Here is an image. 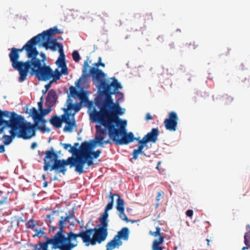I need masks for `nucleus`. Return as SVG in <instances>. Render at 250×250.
<instances>
[{
  "instance_id": "1",
  "label": "nucleus",
  "mask_w": 250,
  "mask_h": 250,
  "mask_svg": "<svg viewBox=\"0 0 250 250\" xmlns=\"http://www.w3.org/2000/svg\"><path fill=\"white\" fill-rule=\"evenodd\" d=\"M88 60L84 61L83 68V76L87 78L91 76L93 79L99 82V95L95 99V104L100 109L95 108L89 113L90 119L104 126L108 131L111 138L125 133V125L126 121L119 117L124 113L123 109L118 103H114L111 95L115 90L122 88L121 84L115 78H111V82H107L103 80L105 74L101 69L95 67H89Z\"/></svg>"
},
{
  "instance_id": "2",
  "label": "nucleus",
  "mask_w": 250,
  "mask_h": 250,
  "mask_svg": "<svg viewBox=\"0 0 250 250\" xmlns=\"http://www.w3.org/2000/svg\"><path fill=\"white\" fill-rule=\"evenodd\" d=\"M66 216H61L58 222L60 227L59 230L52 238L46 237L45 242L39 241L38 244L33 246L34 250H49L48 245H52V249L60 250H72V244L69 232L66 233L64 230L65 222H69L71 219L75 217L73 209L70 210Z\"/></svg>"
},
{
  "instance_id": "3",
  "label": "nucleus",
  "mask_w": 250,
  "mask_h": 250,
  "mask_svg": "<svg viewBox=\"0 0 250 250\" xmlns=\"http://www.w3.org/2000/svg\"><path fill=\"white\" fill-rule=\"evenodd\" d=\"M100 224L97 228L81 230L78 233L70 231L69 234L73 244V249L78 245L77 238L80 237L86 246H94L104 242L108 236V218L100 216L99 219Z\"/></svg>"
},
{
  "instance_id": "4",
  "label": "nucleus",
  "mask_w": 250,
  "mask_h": 250,
  "mask_svg": "<svg viewBox=\"0 0 250 250\" xmlns=\"http://www.w3.org/2000/svg\"><path fill=\"white\" fill-rule=\"evenodd\" d=\"M43 161L44 170H54L56 174L62 173L64 175L67 171L66 167L68 165L70 166V168L73 167H75L74 157H70L66 160L58 159V154L53 147L46 151Z\"/></svg>"
},
{
  "instance_id": "5",
  "label": "nucleus",
  "mask_w": 250,
  "mask_h": 250,
  "mask_svg": "<svg viewBox=\"0 0 250 250\" xmlns=\"http://www.w3.org/2000/svg\"><path fill=\"white\" fill-rule=\"evenodd\" d=\"M12 125V126H8L11 128L9 131L11 135H5L3 136V143L5 145L10 144L15 137L27 140L35 135L34 126L31 123L16 125L13 121Z\"/></svg>"
},
{
  "instance_id": "6",
  "label": "nucleus",
  "mask_w": 250,
  "mask_h": 250,
  "mask_svg": "<svg viewBox=\"0 0 250 250\" xmlns=\"http://www.w3.org/2000/svg\"><path fill=\"white\" fill-rule=\"evenodd\" d=\"M126 124L125 125V133L121 135H119L115 137V139L111 138L109 135V132L107 130L108 135L110 138L112 140L114 144L116 145H127L131 142H133L134 140L138 141L139 146L137 149L133 150V159L136 160L138 159V155L141 154L146 156V154L143 151V149L146 146V144L143 143L142 140H139V138H135L134 134L132 132L127 133L126 130Z\"/></svg>"
},
{
  "instance_id": "7",
  "label": "nucleus",
  "mask_w": 250,
  "mask_h": 250,
  "mask_svg": "<svg viewBox=\"0 0 250 250\" xmlns=\"http://www.w3.org/2000/svg\"><path fill=\"white\" fill-rule=\"evenodd\" d=\"M10 50L9 57L12 62V66L15 70L19 71L20 74L19 81L22 82L26 80L28 75L31 61H19L20 54L17 51L16 48L13 47Z\"/></svg>"
},
{
  "instance_id": "8",
  "label": "nucleus",
  "mask_w": 250,
  "mask_h": 250,
  "mask_svg": "<svg viewBox=\"0 0 250 250\" xmlns=\"http://www.w3.org/2000/svg\"><path fill=\"white\" fill-rule=\"evenodd\" d=\"M30 69L32 73L39 80L47 81L53 77V70L49 66L42 65V61L37 58L31 61L30 63Z\"/></svg>"
},
{
  "instance_id": "9",
  "label": "nucleus",
  "mask_w": 250,
  "mask_h": 250,
  "mask_svg": "<svg viewBox=\"0 0 250 250\" xmlns=\"http://www.w3.org/2000/svg\"><path fill=\"white\" fill-rule=\"evenodd\" d=\"M9 112L7 111H2L0 110V127L3 126V128L6 126H12L13 122L14 121V124L16 125H23L24 123H29L25 120L24 118L21 115H18L15 112L11 113L10 119L8 121H5L3 119V117H9Z\"/></svg>"
},
{
  "instance_id": "10",
  "label": "nucleus",
  "mask_w": 250,
  "mask_h": 250,
  "mask_svg": "<svg viewBox=\"0 0 250 250\" xmlns=\"http://www.w3.org/2000/svg\"><path fill=\"white\" fill-rule=\"evenodd\" d=\"M40 42L39 37L36 36L28 41L21 48H16L17 51L20 54L24 50L27 57L30 59L29 61L35 60L39 54L36 45Z\"/></svg>"
},
{
  "instance_id": "11",
  "label": "nucleus",
  "mask_w": 250,
  "mask_h": 250,
  "mask_svg": "<svg viewBox=\"0 0 250 250\" xmlns=\"http://www.w3.org/2000/svg\"><path fill=\"white\" fill-rule=\"evenodd\" d=\"M62 31L59 30L57 27H54V28H51L47 30L43 31L42 33L37 35V36L39 37L40 42L41 41H43L42 43V45L44 47L45 43L47 44L48 46L53 45L54 42H55L56 43H59L57 42V39H52V36L54 34L58 33L62 34Z\"/></svg>"
},
{
  "instance_id": "12",
  "label": "nucleus",
  "mask_w": 250,
  "mask_h": 250,
  "mask_svg": "<svg viewBox=\"0 0 250 250\" xmlns=\"http://www.w3.org/2000/svg\"><path fill=\"white\" fill-rule=\"evenodd\" d=\"M93 159L91 156L88 155V151L87 150L86 152L83 153L80 157H74L75 164V171L80 174L84 172L83 167L85 163H87L88 167L93 165L92 161Z\"/></svg>"
},
{
  "instance_id": "13",
  "label": "nucleus",
  "mask_w": 250,
  "mask_h": 250,
  "mask_svg": "<svg viewBox=\"0 0 250 250\" xmlns=\"http://www.w3.org/2000/svg\"><path fill=\"white\" fill-rule=\"evenodd\" d=\"M44 48L46 50L50 49L52 51H57V49H58V51L60 54V57L56 61V63L59 67H61L62 65L66 64L65 61V55L63 52V45L61 43H56L55 42H54L53 45H51L50 46H48L47 44L45 43Z\"/></svg>"
},
{
  "instance_id": "14",
  "label": "nucleus",
  "mask_w": 250,
  "mask_h": 250,
  "mask_svg": "<svg viewBox=\"0 0 250 250\" xmlns=\"http://www.w3.org/2000/svg\"><path fill=\"white\" fill-rule=\"evenodd\" d=\"M30 112L35 123V125H33L37 126L38 128L43 132L48 131L45 125L46 121L42 117V115L38 112L36 108L32 107L30 109Z\"/></svg>"
},
{
  "instance_id": "15",
  "label": "nucleus",
  "mask_w": 250,
  "mask_h": 250,
  "mask_svg": "<svg viewBox=\"0 0 250 250\" xmlns=\"http://www.w3.org/2000/svg\"><path fill=\"white\" fill-rule=\"evenodd\" d=\"M178 117L176 112L171 111L168 113V117L166 118L164 124L167 130L175 131L177 129Z\"/></svg>"
},
{
  "instance_id": "16",
  "label": "nucleus",
  "mask_w": 250,
  "mask_h": 250,
  "mask_svg": "<svg viewBox=\"0 0 250 250\" xmlns=\"http://www.w3.org/2000/svg\"><path fill=\"white\" fill-rule=\"evenodd\" d=\"M63 123L65 125L63 128L65 132H72L74 128H76L77 125L74 117V114H63Z\"/></svg>"
},
{
  "instance_id": "17",
  "label": "nucleus",
  "mask_w": 250,
  "mask_h": 250,
  "mask_svg": "<svg viewBox=\"0 0 250 250\" xmlns=\"http://www.w3.org/2000/svg\"><path fill=\"white\" fill-rule=\"evenodd\" d=\"M79 146L78 143H75L73 146H71V148L68 150V151L74 155L75 157H80L83 153L86 152L89 148V143L87 142H84L82 143L80 146V148L77 147Z\"/></svg>"
},
{
  "instance_id": "18",
  "label": "nucleus",
  "mask_w": 250,
  "mask_h": 250,
  "mask_svg": "<svg viewBox=\"0 0 250 250\" xmlns=\"http://www.w3.org/2000/svg\"><path fill=\"white\" fill-rule=\"evenodd\" d=\"M96 129V133L95 138V141L96 143L103 146V145L105 144H108L110 143V139H108L106 141H104L105 136L106 135V132L105 129H102L100 125H96L95 126Z\"/></svg>"
},
{
  "instance_id": "19",
  "label": "nucleus",
  "mask_w": 250,
  "mask_h": 250,
  "mask_svg": "<svg viewBox=\"0 0 250 250\" xmlns=\"http://www.w3.org/2000/svg\"><path fill=\"white\" fill-rule=\"evenodd\" d=\"M159 135V130L157 128H153L150 132L147 133L142 139V142L147 144L148 142L155 143Z\"/></svg>"
},
{
  "instance_id": "20",
  "label": "nucleus",
  "mask_w": 250,
  "mask_h": 250,
  "mask_svg": "<svg viewBox=\"0 0 250 250\" xmlns=\"http://www.w3.org/2000/svg\"><path fill=\"white\" fill-rule=\"evenodd\" d=\"M81 104H82L81 103L73 104L72 103V100L70 99V98H68L66 102L67 108L63 109L64 113L66 114H71V111L74 110L75 112L73 114L75 115L80 110Z\"/></svg>"
},
{
  "instance_id": "21",
  "label": "nucleus",
  "mask_w": 250,
  "mask_h": 250,
  "mask_svg": "<svg viewBox=\"0 0 250 250\" xmlns=\"http://www.w3.org/2000/svg\"><path fill=\"white\" fill-rule=\"evenodd\" d=\"M57 99L58 96L55 90L54 89L50 90L46 98V106L52 107L56 103Z\"/></svg>"
},
{
  "instance_id": "22",
  "label": "nucleus",
  "mask_w": 250,
  "mask_h": 250,
  "mask_svg": "<svg viewBox=\"0 0 250 250\" xmlns=\"http://www.w3.org/2000/svg\"><path fill=\"white\" fill-rule=\"evenodd\" d=\"M120 195L118 194L117 193H112V192H110L109 195V199L110 200V201L106 206L104 211L103 214L101 215V216L104 217L106 218L108 217V211L109 210H111L113 207V203H114V197H117V198L119 197Z\"/></svg>"
},
{
  "instance_id": "23",
  "label": "nucleus",
  "mask_w": 250,
  "mask_h": 250,
  "mask_svg": "<svg viewBox=\"0 0 250 250\" xmlns=\"http://www.w3.org/2000/svg\"><path fill=\"white\" fill-rule=\"evenodd\" d=\"M81 101V103L84 104V105L89 108H91L93 105L91 101L88 100V96L85 91L82 89L78 97Z\"/></svg>"
},
{
  "instance_id": "24",
  "label": "nucleus",
  "mask_w": 250,
  "mask_h": 250,
  "mask_svg": "<svg viewBox=\"0 0 250 250\" xmlns=\"http://www.w3.org/2000/svg\"><path fill=\"white\" fill-rule=\"evenodd\" d=\"M129 230L126 227L123 228L114 236L118 240L127 241L129 238Z\"/></svg>"
},
{
  "instance_id": "25",
  "label": "nucleus",
  "mask_w": 250,
  "mask_h": 250,
  "mask_svg": "<svg viewBox=\"0 0 250 250\" xmlns=\"http://www.w3.org/2000/svg\"><path fill=\"white\" fill-rule=\"evenodd\" d=\"M123 242L120 240H118L114 236L111 241L108 242L106 245V250H113L116 248H118L121 246Z\"/></svg>"
},
{
  "instance_id": "26",
  "label": "nucleus",
  "mask_w": 250,
  "mask_h": 250,
  "mask_svg": "<svg viewBox=\"0 0 250 250\" xmlns=\"http://www.w3.org/2000/svg\"><path fill=\"white\" fill-rule=\"evenodd\" d=\"M51 124L57 128H60L62 124L63 123V114L62 116V118L54 116L50 120Z\"/></svg>"
},
{
  "instance_id": "27",
  "label": "nucleus",
  "mask_w": 250,
  "mask_h": 250,
  "mask_svg": "<svg viewBox=\"0 0 250 250\" xmlns=\"http://www.w3.org/2000/svg\"><path fill=\"white\" fill-rule=\"evenodd\" d=\"M93 148V145L92 144L89 143V148L88 149V155L89 156H91V158L92 159H97L101 153V151L100 150H97L96 151H91V150Z\"/></svg>"
},
{
  "instance_id": "28",
  "label": "nucleus",
  "mask_w": 250,
  "mask_h": 250,
  "mask_svg": "<svg viewBox=\"0 0 250 250\" xmlns=\"http://www.w3.org/2000/svg\"><path fill=\"white\" fill-rule=\"evenodd\" d=\"M46 218L49 219L48 225L49 228V231L51 232H54L55 230L57 229V228L56 226H54L52 225V220L54 219L53 214L47 215L46 216Z\"/></svg>"
},
{
  "instance_id": "29",
  "label": "nucleus",
  "mask_w": 250,
  "mask_h": 250,
  "mask_svg": "<svg viewBox=\"0 0 250 250\" xmlns=\"http://www.w3.org/2000/svg\"><path fill=\"white\" fill-rule=\"evenodd\" d=\"M69 91H70V94L68 95V97H69H69L70 96H71L74 98H78L79 96V95L80 94V93L81 92V90H80V91L77 90L76 89V88H75V87H74L73 86H71L69 87Z\"/></svg>"
},
{
  "instance_id": "30",
  "label": "nucleus",
  "mask_w": 250,
  "mask_h": 250,
  "mask_svg": "<svg viewBox=\"0 0 250 250\" xmlns=\"http://www.w3.org/2000/svg\"><path fill=\"white\" fill-rule=\"evenodd\" d=\"M164 241V237L163 236H160L158 239H155L153 241L152 246V248H160V245L163 243Z\"/></svg>"
},
{
  "instance_id": "31",
  "label": "nucleus",
  "mask_w": 250,
  "mask_h": 250,
  "mask_svg": "<svg viewBox=\"0 0 250 250\" xmlns=\"http://www.w3.org/2000/svg\"><path fill=\"white\" fill-rule=\"evenodd\" d=\"M119 211V217L122 220L125 221L128 223L129 222H131L132 223H134L135 221L130 220L128 219L125 213V209H122L118 210Z\"/></svg>"
},
{
  "instance_id": "32",
  "label": "nucleus",
  "mask_w": 250,
  "mask_h": 250,
  "mask_svg": "<svg viewBox=\"0 0 250 250\" xmlns=\"http://www.w3.org/2000/svg\"><path fill=\"white\" fill-rule=\"evenodd\" d=\"M116 208L117 210L125 209L124 208V201L119 196L117 199Z\"/></svg>"
},
{
  "instance_id": "33",
  "label": "nucleus",
  "mask_w": 250,
  "mask_h": 250,
  "mask_svg": "<svg viewBox=\"0 0 250 250\" xmlns=\"http://www.w3.org/2000/svg\"><path fill=\"white\" fill-rule=\"evenodd\" d=\"M198 46V45L195 43L194 41L186 43L185 47L188 50H191L195 49L196 47Z\"/></svg>"
},
{
  "instance_id": "34",
  "label": "nucleus",
  "mask_w": 250,
  "mask_h": 250,
  "mask_svg": "<svg viewBox=\"0 0 250 250\" xmlns=\"http://www.w3.org/2000/svg\"><path fill=\"white\" fill-rule=\"evenodd\" d=\"M62 75L61 72L58 70V69H56L55 71H53V81H56L59 80Z\"/></svg>"
},
{
  "instance_id": "35",
  "label": "nucleus",
  "mask_w": 250,
  "mask_h": 250,
  "mask_svg": "<svg viewBox=\"0 0 250 250\" xmlns=\"http://www.w3.org/2000/svg\"><path fill=\"white\" fill-rule=\"evenodd\" d=\"M36 225H37V222L32 219H31L29 220L28 222L26 224V227L28 229H34Z\"/></svg>"
},
{
  "instance_id": "36",
  "label": "nucleus",
  "mask_w": 250,
  "mask_h": 250,
  "mask_svg": "<svg viewBox=\"0 0 250 250\" xmlns=\"http://www.w3.org/2000/svg\"><path fill=\"white\" fill-rule=\"evenodd\" d=\"M149 234L153 236H154V237H157V236H159V237H160V236H162L161 235V229L160 227H157L156 228V231H149Z\"/></svg>"
},
{
  "instance_id": "37",
  "label": "nucleus",
  "mask_w": 250,
  "mask_h": 250,
  "mask_svg": "<svg viewBox=\"0 0 250 250\" xmlns=\"http://www.w3.org/2000/svg\"><path fill=\"white\" fill-rule=\"evenodd\" d=\"M233 100V98L228 96V95H225L223 96V100L224 101L225 104H229L231 103Z\"/></svg>"
},
{
  "instance_id": "38",
  "label": "nucleus",
  "mask_w": 250,
  "mask_h": 250,
  "mask_svg": "<svg viewBox=\"0 0 250 250\" xmlns=\"http://www.w3.org/2000/svg\"><path fill=\"white\" fill-rule=\"evenodd\" d=\"M73 59L76 62H78L80 60V56L77 50H75L72 53Z\"/></svg>"
},
{
  "instance_id": "39",
  "label": "nucleus",
  "mask_w": 250,
  "mask_h": 250,
  "mask_svg": "<svg viewBox=\"0 0 250 250\" xmlns=\"http://www.w3.org/2000/svg\"><path fill=\"white\" fill-rule=\"evenodd\" d=\"M51 107H48L47 109H42L41 110L40 114L42 115V117H43V116L48 114L51 111Z\"/></svg>"
},
{
  "instance_id": "40",
  "label": "nucleus",
  "mask_w": 250,
  "mask_h": 250,
  "mask_svg": "<svg viewBox=\"0 0 250 250\" xmlns=\"http://www.w3.org/2000/svg\"><path fill=\"white\" fill-rule=\"evenodd\" d=\"M93 65L95 67H98L100 66H102L103 67H105V64L102 62V58L101 57H99L98 62L93 64Z\"/></svg>"
},
{
  "instance_id": "41",
  "label": "nucleus",
  "mask_w": 250,
  "mask_h": 250,
  "mask_svg": "<svg viewBox=\"0 0 250 250\" xmlns=\"http://www.w3.org/2000/svg\"><path fill=\"white\" fill-rule=\"evenodd\" d=\"M117 90H115L114 93L113 94H116V97L117 98V100H116V102L115 103H119L118 101L120 100V99H122L123 98V94L120 92H116Z\"/></svg>"
},
{
  "instance_id": "42",
  "label": "nucleus",
  "mask_w": 250,
  "mask_h": 250,
  "mask_svg": "<svg viewBox=\"0 0 250 250\" xmlns=\"http://www.w3.org/2000/svg\"><path fill=\"white\" fill-rule=\"evenodd\" d=\"M34 230L36 233L33 235L34 237H41L43 235V234L44 233V232L41 229H40V230L35 229Z\"/></svg>"
},
{
  "instance_id": "43",
  "label": "nucleus",
  "mask_w": 250,
  "mask_h": 250,
  "mask_svg": "<svg viewBox=\"0 0 250 250\" xmlns=\"http://www.w3.org/2000/svg\"><path fill=\"white\" fill-rule=\"evenodd\" d=\"M60 67L62 68L61 70V74H63L64 75L68 74V70H67V67L66 66V64H64L63 65H62Z\"/></svg>"
},
{
  "instance_id": "44",
  "label": "nucleus",
  "mask_w": 250,
  "mask_h": 250,
  "mask_svg": "<svg viewBox=\"0 0 250 250\" xmlns=\"http://www.w3.org/2000/svg\"><path fill=\"white\" fill-rule=\"evenodd\" d=\"M38 104L39 111L43 109V96L40 98V101L38 102Z\"/></svg>"
},
{
  "instance_id": "45",
  "label": "nucleus",
  "mask_w": 250,
  "mask_h": 250,
  "mask_svg": "<svg viewBox=\"0 0 250 250\" xmlns=\"http://www.w3.org/2000/svg\"><path fill=\"white\" fill-rule=\"evenodd\" d=\"M164 194V192L163 191H161V192H159L158 193H157V197H156V201H157V204H156V207H158V205H159V200H160V197L161 196H162V194Z\"/></svg>"
},
{
  "instance_id": "46",
  "label": "nucleus",
  "mask_w": 250,
  "mask_h": 250,
  "mask_svg": "<svg viewBox=\"0 0 250 250\" xmlns=\"http://www.w3.org/2000/svg\"><path fill=\"white\" fill-rule=\"evenodd\" d=\"M186 214L187 216L191 217L193 214V211L191 209H188L186 211Z\"/></svg>"
},
{
  "instance_id": "47",
  "label": "nucleus",
  "mask_w": 250,
  "mask_h": 250,
  "mask_svg": "<svg viewBox=\"0 0 250 250\" xmlns=\"http://www.w3.org/2000/svg\"><path fill=\"white\" fill-rule=\"evenodd\" d=\"M64 149L67 150L68 148H71V145L69 144H62Z\"/></svg>"
},
{
  "instance_id": "48",
  "label": "nucleus",
  "mask_w": 250,
  "mask_h": 250,
  "mask_svg": "<svg viewBox=\"0 0 250 250\" xmlns=\"http://www.w3.org/2000/svg\"><path fill=\"white\" fill-rule=\"evenodd\" d=\"M146 121H149L152 119V117L149 113H146L145 117Z\"/></svg>"
},
{
  "instance_id": "49",
  "label": "nucleus",
  "mask_w": 250,
  "mask_h": 250,
  "mask_svg": "<svg viewBox=\"0 0 250 250\" xmlns=\"http://www.w3.org/2000/svg\"><path fill=\"white\" fill-rule=\"evenodd\" d=\"M40 55L42 57V59L40 60L42 61V62H43L46 60V55L44 53L42 52H41L40 53Z\"/></svg>"
},
{
  "instance_id": "50",
  "label": "nucleus",
  "mask_w": 250,
  "mask_h": 250,
  "mask_svg": "<svg viewBox=\"0 0 250 250\" xmlns=\"http://www.w3.org/2000/svg\"><path fill=\"white\" fill-rule=\"evenodd\" d=\"M244 243H245V244L247 246H249V241L247 238V234H246L244 236Z\"/></svg>"
},
{
  "instance_id": "51",
  "label": "nucleus",
  "mask_w": 250,
  "mask_h": 250,
  "mask_svg": "<svg viewBox=\"0 0 250 250\" xmlns=\"http://www.w3.org/2000/svg\"><path fill=\"white\" fill-rule=\"evenodd\" d=\"M54 81H53V80L51 82H50L49 83L45 84V89H46V91H47L48 90V89L51 87V83L52 82H53Z\"/></svg>"
},
{
  "instance_id": "52",
  "label": "nucleus",
  "mask_w": 250,
  "mask_h": 250,
  "mask_svg": "<svg viewBox=\"0 0 250 250\" xmlns=\"http://www.w3.org/2000/svg\"><path fill=\"white\" fill-rule=\"evenodd\" d=\"M5 151V148L4 146H0V153H3Z\"/></svg>"
},
{
  "instance_id": "53",
  "label": "nucleus",
  "mask_w": 250,
  "mask_h": 250,
  "mask_svg": "<svg viewBox=\"0 0 250 250\" xmlns=\"http://www.w3.org/2000/svg\"><path fill=\"white\" fill-rule=\"evenodd\" d=\"M7 198H4L3 200H0V206L6 203Z\"/></svg>"
},
{
  "instance_id": "54",
  "label": "nucleus",
  "mask_w": 250,
  "mask_h": 250,
  "mask_svg": "<svg viewBox=\"0 0 250 250\" xmlns=\"http://www.w3.org/2000/svg\"><path fill=\"white\" fill-rule=\"evenodd\" d=\"M37 146V144L36 143H33L31 145V148L32 149H34Z\"/></svg>"
},
{
  "instance_id": "55",
  "label": "nucleus",
  "mask_w": 250,
  "mask_h": 250,
  "mask_svg": "<svg viewBox=\"0 0 250 250\" xmlns=\"http://www.w3.org/2000/svg\"><path fill=\"white\" fill-rule=\"evenodd\" d=\"M152 250H163V247H160V248H153Z\"/></svg>"
},
{
  "instance_id": "56",
  "label": "nucleus",
  "mask_w": 250,
  "mask_h": 250,
  "mask_svg": "<svg viewBox=\"0 0 250 250\" xmlns=\"http://www.w3.org/2000/svg\"><path fill=\"white\" fill-rule=\"evenodd\" d=\"M48 186V182H44L43 183V187L46 188Z\"/></svg>"
},
{
  "instance_id": "57",
  "label": "nucleus",
  "mask_w": 250,
  "mask_h": 250,
  "mask_svg": "<svg viewBox=\"0 0 250 250\" xmlns=\"http://www.w3.org/2000/svg\"><path fill=\"white\" fill-rule=\"evenodd\" d=\"M103 18H107L108 17V15L106 13H103Z\"/></svg>"
},
{
  "instance_id": "58",
  "label": "nucleus",
  "mask_w": 250,
  "mask_h": 250,
  "mask_svg": "<svg viewBox=\"0 0 250 250\" xmlns=\"http://www.w3.org/2000/svg\"><path fill=\"white\" fill-rule=\"evenodd\" d=\"M248 248H249V246L244 247L242 248V250H246L247 249H248Z\"/></svg>"
},
{
  "instance_id": "59",
  "label": "nucleus",
  "mask_w": 250,
  "mask_h": 250,
  "mask_svg": "<svg viewBox=\"0 0 250 250\" xmlns=\"http://www.w3.org/2000/svg\"><path fill=\"white\" fill-rule=\"evenodd\" d=\"M42 178L43 180H45L46 179V177H45V175H42Z\"/></svg>"
},
{
  "instance_id": "60",
  "label": "nucleus",
  "mask_w": 250,
  "mask_h": 250,
  "mask_svg": "<svg viewBox=\"0 0 250 250\" xmlns=\"http://www.w3.org/2000/svg\"><path fill=\"white\" fill-rule=\"evenodd\" d=\"M207 241H208L207 245L208 246L209 245V240L208 239H207Z\"/></svg>"
},
{
  "instance_id": "61",
  "label": "nucleus",
  "mask_w": 250,
  "mask_h": 250,
  "mask_svg": "<svg viewBox=\"0 0 250 250\" xmlns=\"http://www.w3.org/2000/svg\"><path fill=\"white\" fill-rule=\"evenodd\" d=\"M147 16H148V17H150L151 19H152V16H151V14H150L148 15Z\"/></svg>"
},
{
  "instance_id": "62",
  "label": "nucleus",
  "mask_w": 250,
  "mask_h": 250,
  "mask_svg": "<svg viewBox=\"0 0 250 250\" xmlns=\"http://www.w3.org/2000/svg\"><path fill=\"white\" fill-rule=\"evenodd\" d=\"M47 92V91H46V89L45 90H42V93L43 94H45L46 92Z\"/></svg>"
},
{
  "instance_id": "63",
  "label": "nucleus",
  "mask_w": 250,
  "mask_h": 250,
  "mask_svg": "<svg viewBox=\"0 0 250 250\" xmlns=\"http://www.w3.org/2000/svg\"><path fill=\"white\" fill-rule=\"evenodd\" d=\"M57 179H58V178H57V177H55L54 178V179H53V180H57Z\"/></svg>"
},
{
  "instance_id": "64",
  "label": "nucleus",
  "mask_w": 250,
  "mask_h": 250,
  "mask_svg": "<svg viewBox=\"0 0 250 250\" xmlns=\"http://www.w3.org/2000/svg\"><path fill=\"white\" fill-rule=\"evenodd\" d=\"M59 39H62V38L61 37L60 38H59Z\"/></svg>"
}]
</instances>
